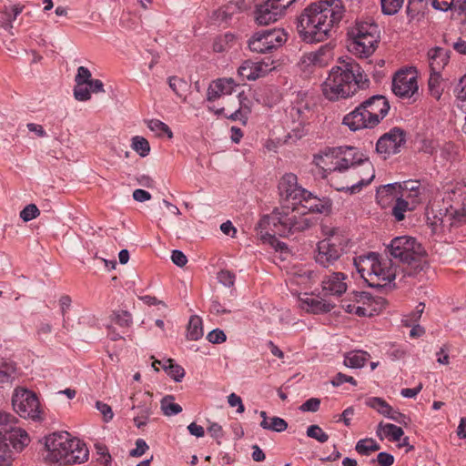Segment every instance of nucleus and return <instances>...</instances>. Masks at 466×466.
Wrapping results in <instances>:
<instances>
[{"label":"nucleus","instance_id":"1","mask_svg":"<svg viewBox=\"0 0 466 466\" xmlns=\"http://www.w3.org/2000/svg\"><path fill=\"white\" fill-rule=\"evenodd\" d=\"M330 205L306 190V194L291 206L276 208L270 214L263 216L259 227L272 225L274 233L280 237H289L296 232H302L317 223L309 213H329Z\"/></svg>","mask_w":466,"mask_h":466},{"label":"nucleus","instance_id":"2","mask_svg":"<svg viewBox=\"0 0 466 466\" xmlns=\"http://www.w3.org/2000/svg\"><path fill=\"white\" fill-rule=\"evenodd\" d=\"M345 14L342 0H319L308 5L297 18V31L308 43L322 42L330 36Z\"/></svg>","mask_w":466,"mask_h":466},{"label":"nucleus","instance_id":"3","mask_svg":"<svg viewBox=\"0 0 466 466\" xmlns=\"http://www.w3.org/2000/svg\"><path fill=\"white\" fill-rule=\"evenodd\" d=\"M369 84L361 66L352 58H347L331 68L322 84V92L327 99L336 101L353 96L358 89L368 88Z\"/></svg>","mask_w":466,"mask_h":466},{"label":"nucleus","instance_id":"4","mask_svg":"<svg viewBox=\"0 0 466 466\" xmlns=\"http://www.w3.org/2000/svg\"><path fill=\"white\" fill-rule=\"evenodd\" d=\"M45 447L47 451L46 461L60 466L83 463L89 456L86 445L76 438H71L66 431L46 437Z\"/></svg>","mask_w":466,"mask_h":466},{"label":"nucleus","instance_id":"5","mask_svg":"<svg viewBox=\"0 0 466 466\" xmlns=\"http://www.w3.org/2000/svg\"><path fill=\"white\" fill-rule=\"evenodd\" d=\"M390 255L405 265V273L415 276L428 267L426 250L417 239L410 236L394 238L387 246Z\"/></svg>","mask_w":466,"mask_h":466},{"label":"nucleus","instance_id":"6","mask_svg":"<svg viewBox=\"0 0 466 466\" xmlns=\"http://www.w3.org/2000/svg\"><path fill=\"white\" fill-rule=\"evenodd\" d=\"M354 266L361 278L373 288H382L395 279L397 268L391 259L380 258L376 253L355 258Z\"/></svg>","mask_w":466,"mask_h":466},{"label":"nucleus","instance_id":"7","mask_svg":"<svg viewBox=\"0 0 466 466\" xmlns=\"http://www.w3.org/2000/svg\"><path fill=\"white\" fill-rule=\"evenodd\" d=\"M325 238L317 246L315 260L324 268L332 266L345 252L349 238L344 230L339 228L323 227Z\"/></svg>","mask_w":466,"mask_h":466},{"label":"nucleus","instance_id":"8","mask_svg":"<svg viewBox=\"0 0 466 466\" xmlns=\"http://www.w3.org/2000/svg\"><path fill=\"white\" fill-rule=\"evenodd\" d=\"M348 35V49L359 57H369L378 47L380 42L379 26L372 22H359L351 27Z\"/></svg>","mask_w":466,"mask_h":466},{"label":"nucleus","instance_id":"9","mask_svg":"<svg viewBox=\"0 0 466 466\" xmlns=\"http://www.w3.org/2000/svg\"><path fill=\"white\" fill-rule=\"evenodd\" d=\"M362 157L363 155L356 147H339L329 149L324 156L316 157L315 160L318 166L329 170L333 176L336 172L350 171L352 167L361 162Z\"/></svg>","mask_w":466,"mask_h":466},{"label":"nucleus","instance_id":"10","mask_svg":"<svg viewBox=\"0 0 466 466\" xmlns=\"http://www.w3.org/2000/svg\"><path fill=\"white\" fill-rule=\"evenodd\" d=\"M14 410L22 418L40 420V404L35 395L25 389H15L12 397Z\"/></svg>","mask_w":466,"mask_h":466},{"label":"nucleus","instance_id":"11","mask_svg":"<svg viewBox=\"0 0 466 466\" xmlns=\"http://www.w3.org/2000/svg\"><path fill=\"white\" fill-rule=\"evenodd\" d=\"M283 29L274 28L256 33L248 41L249 49L256 53H268L281 46L287 41Z\"/></svg>","mask_w":466,"mask_h":466},{"label":"nucleus","instance_id":"12","mask_svg":"<svg viewBox=\"0 0 466 466\" xmlns=\"http://www.w3.org/2000/svg\"><path fill=\"white\" fill-rule=\"evenodd\" d=\"M418 80L416 71L401 69L392 78V92L400 98H411L418 93Z\"/></svg>","mask_w":466,"mask_h":466},{"label":"nucleus","instance_id":"13","mask_svg":"<svg viewBox=\"0 0 466 466\" xmlns=\"http://www.w3.org/2000/svg\"><path fill=\"white\" fill-rule=\"evenodd\" d=\"M350 177L351 186L336 187L337 190H360L362 187L369 185L375 177V171L371 162L368 158H363L361 162L356 164L350 168Z\"/></svg>","mask_w":466,"mask_h":466},{"label":"nucleus","instance_id":"14","mask_svg":"<svg viewBox=\"0 0 466 466\" xmlns=\"http://www.w3.org/2000/svg\"><path fill=\"white\" fill-rule=\"evenodd\" d=\"M29 442L27 432L20 427L10 426L0 430V451L5 450L12 452L10 447L16 451H22Z\"/></svg>","mask_w":466,"mask_h":466},{"label":"nucleus","instance_id":"15","mask_svg":"<svg viewBox=\"0 0 466 466\" xmlns=\"http://www.w3.org/2000/svg\"><path fill=\"white\" fill-rule=\"evenodd\" d=\"M330 58V50L321 47L316 52L305 54L299 62V67L302 73L309 76L315 70L328 66Z\"/></svg>","mask_w":466,"mask_h":466},{"label":"nucleus","instance_id":"16","mask_svg":"<svg viewBox=\"0 0 466 466\" xmlns=\"http://www.w3.org/2000/svg\"><path fill=\"white\" fill-rule=\"evenodd\" d=\"M404 143V132L399 127H394L379 138L376 150L379 154L384 155V158H386L387 156L397 154Z\"/></svg>","mask_w":466,"mask_h":466},{"label":"nucleus","instance_id":"17","mask_svg":"<svg viewBox=\"0 0 466 466\" xmlns=\"http://www.w3.org/2000/svg\"><path fill=\"white\" fill-rule=\"evenodd\" d=\"M132 399L136 401L132 406V410L136 411L134 423L137 428L146 426L153 413L152 395L149 392H144L139 398L132 397Z\"/></svg>","mask_w":466,"mask_h":466},{"label":"nucleus","instance_id":"18","mask_svg":"<svg viewBox=\"0 0 466 466\" xmlns=\"http://www.w3.org/2000/svg\"><path fill=\"white\" fill-rule=\"evenodd\" d=\"M368 109L363 107V104H360L353 111L347 114L342 123L351 131H357L363 128H373L376 127L372 118L368 115Z\"/></svg>","mask_w":466,"mask_h":466},{"label":"nucleus","instance_id":"19","mask_svg":"<svg viewBox=\"0 0 466 466\" xmlns=\"http://www.w3.org/2000/svg\"><path fill=\"white\" fill-rule=\"evenodd\" d=\"M279 190L280 196L286 200L296 202L299 198L306 194V189L298 185L297 176L293 173L285 174L279 183Z\"/></svg>","mask_w":466,"mask_h":466},{"label":"nucleus","instance_id":"20","mask_svg":"<svg viewBox=\"0 0 466 466\" xmlns=\"http://www.w3.org/2000/svg\"><path fill=\"white\" fill-rule=\"evenodd\" d=\"M363 107L368 109V115L377 126L388 114L390 104L381 95H375L362 102Z\"/></svg>","mask_w":466,"mask_h":466},{"label":"nucleus","instance_id":"21","mask_svg":"<svg viewBox=\"0 0 466 466\" xmlns=\"http://www.w3.org/2000/svg\"><path fill=\"white\" fill-rule=\"evenodd\" d=\"M236 86L237 85L232 78H218L214 80L208 86L207 100L213 102L224 96H230Z\"/></svg>","mask_w":466,"mask_h":466},{"label":"nucleus","instance_id":"22","mask_svg":"<svg viewBox=\"0 0 466 466\" xmlns=\"http://www.w3.org/2000/svg\"><path fill=\"white\" fill-rule=\"evenodd\" d=\"M270 66L262 61L253 62L246 60L239 66L238 72L240 76L247 80H256L271 71L272 67Z\"/></svg>","mask_w":466,"mask_h":466},{"label":"nucleus","instance_id":"23","mask_svg":"<svg viewBox=\"0 0 466 466\" xmlns=\"http://www.w3.org/2000/svg\"><path fill=\"white\" fill-rule=\"evenodd\" d=\"M346 275L341 272H334L322 280V289L325 295L340 296L347 290L345 282Z\"/></svg>","mask_w":466,"mask_h":466},{"label":"nucleus","instance_id":"24","mask_svg":"<svg viewBox=\"0 0 466 466\" xmlns=\"http://www.w3.org/2000/svg\"><path fill=\"white\" fill-rule=\"evenodd\" d=\"M249 104L250 101L244 92L239 93L234 100V103L230 105V107L235 110L230 115H227V117L233 121L239 120L243 124H246L248 116L251 112Z\"/></svg>","mask_w":466,"mask_h":466},{"label":"nucleus","instance_id":"25","mask_svg":"<svg viewBox=\"0 0 466 466\" xmlns=\"http://www.w3.org/2000/svg\"><path fill=\"white\" fill-rule=\"evenodd\" d=\"M283 14L268 0L256 10V21L260 25H267L278 21Z\"/></svg>","mask_w":466,"mask_h":466},{"label":"nucleus","instance_id":"26","mask_svg":"<svg viewBox=\"0 0 466 466\" xmlns=\"http://www.w3.org/2000/svg\"><path fill=\"white\" fill-rule=\"evenodd\" d=\"M300 307L308 312L313 314L329 312L334 306L330 303L307 296L300 299Z\"/></svg>","mask_w":466,"mask_h":466},{"label":"nucleus","instance_id":"27","mask_svg":"<svg viewBox=\"0 0 466 466\" xmlns=\"http://www.w3.org/2000/svg\"><path fill=\"white\" fill-rule=\"evenodd\" d=\"M430 69L432 72H441L449 62L448 51L441 47H435L428 52Z\"/></svg>","mask_w":466,"mask_h":466},{"label":"nucleus","instance_id":"28","mask_svg":"<svg viewBox=\"0 0 466 466\" xmlns=\"http://www.w3.org/2000/svg\"><path fill=\"white\" fill-rule=\"evenodd\" d=\"M272 225H267L266 227H259V222L258 223V226L256 228L257 229V235L258 238L263 243H268L271 246L275 247L277 249L282 250L284 248H286V244L283 242H279L276 238V235H279L278 233H274L272 230Z\"/></svg>","mask_w":466,"mask_h":466},{"label":"nucleus","instance_id":"29","mask_svg":"<svg viewBox=\"0 0 466 466\" xmlns=\"http://www.w3.org/2000/svg\"><path fill=\"white\" fill-rule=\"evenodd\" d=\"M369 358L370 354L367 351L351 350L345 353L343 364L348 368L360 369L366 364Z\"/></svg>","mask_w":466,"mask_h":466},{"label":"nucleus","instance_id":"30","mask_svg":"<svg viewBox=\"0 0 466 466\" xmlns=\"http://www.w3.org/2000/svg\"><path fill=\"white\" fill-rule=\"evenodd\" d=\"M403 430L391 423L383 424L382 422L379 423L377 429V436L383 440L384 437L389 438L391 441H399L400 438L403 436Z\"/></svg>","mask_w":466,"mask_h":466},{"label":"nucleus","instance_id":"31","mask_svg":"<svg viewBox=\"0 0 466 466\" xmlns=\"http://www.w3.org/2000/svg\"><path fill=\"white\" fill-rule=\"evenodd\" d=\"M398 185L399 183H390L380 186L377 189L376 199L382 208H386L390 201L396 199L394 191L398 188Z\"/></svg>","mask_w":466,"mask_h":466},{"label":"nucleus","instance_id":"32","mask_svg":"<svg viewBox=\"0 0 466 466\" xmlns=\"http://www.w3.org/2000/svg\"><path fill=\"white\" fill-rule=\"evenodd\" d=\"M203 336L202 319L198 316H191L187 329V338L189 340H198Z\"/></svg>","mask_w":466,"mask_h":466},{"label":"nucleus","instance_id":"33","mask_svg":"<svg viewBox=\"0 0 466 466\" xmlns=\"http://www.w3.org/2000/svg\"><path fill=\"white\" fill-rule=\"evenodd\" d=\"M415 208L411 207L409 200L398 197L395 200V205L392 208L391 214L397 221H402L405 218V212L414 210Z\"/></svg>","mask_w":466,"mask_h":466},{"label":"nucleus","instance_id":"34","mask_svg":"<svg viewBox=\"0 0 466 466\" xmlns=\"http://www.w3.org/2000/svg\"><path fill=\"white\" fill-rule=\"evenodd\" d=\"M16 378V367L13 362H5L0 366V385L11 384Z\"/></svg>","mask_w":466,"mask_h":466},{"label":"nucleus","instance_id":"35","mask_svg":"<svg viewBox=\"0 0 466 466\" xmlns=\"http://www.w3.org/2000/svg\"><path fill=\"white\" fill-rule=\"evenodd\" d=\"M110 319L121 328H129L133 324L132 314L125 309L114 310L110 316Z\"/></svg>","mask_w":466,"mask_h":466},{"label":"nucleus","instance_id":"36","mask_svg":"<svg viewBox=\"0 0 466 466\" xmlns=\"http://www.w3.org/2000/svg\"><path fill=\"white\" fill-rule=\"evenodd\" d=\"M362 300L370 301V295L367 292L353 293L350 299L341 301V308L348 313H352L353 307L356 303H360Z\"/></svg>","mask_w":466,"mask_h":466},{"label":"nucleus","instance_id":"37","mask_svg":"<svg viewBox=\"0 0 466 466\" xmlns=\"http://www.w3.org/2000/svg\"><path fill=\"white\" fill-rule=\"evenodd\" d=\"M174 396L167 395L161 400V410L166 416H173L182 411V407L174 402Z\"/></svg>","mask_w":466,"mask_h":466},{"label":"nucleus","instance_id":"38","mask_svg":"<svg viewBox=\"0 0 466 466\" xmlns=\"http://www.w3.org/2000/svg\"><path fill=\"white\" fill-rule=\"evenodd\" d=\"M380 449V445L373 439H363L357 442L355 450L359 454L370 455Z\"/></svg>","mask_w":466,"mask_h":466},{"label":"nucleus","instance_id":"39","mask_svg":"<svg viewBox=\"0 0 466 466\" xmlns=\"http://www.w3.org/2000/svg\"><path fill=\"white\" fill-rule=\"evenodd\" d=\"M441 72L431 71V76L428 81V86L431 95L436 99H440L442 94V89L441 88Z\"/></svg>","mask_w":466,"mask_h":466},{"label":"nucleus","instance_id":"40","mask_svg":"<svg viewBox=\"0 0 466 466\" xmlns=\"http://www.w3.org/2000/svg\"><path fill=\"white\" fill-rule=\"evenodd\" d=\"M162 367L167 372L168 376L176 381H180L185 376L184 369L180 365L173 363V360L171 359L167 360Z\"/></svg>","mask_w":466,"mask_h":466},{"label":"nucleus","instance_id":"41","mask_svg":"<svg viewBox=\"0 0 466 466\" xmlns=\"http://www.w3.org/2000/svg\"><path fill=\"white\" fill-rule=\"evenodd\" d=\"M366 404L376 410L381 415L388 417L390 415V411H391V406L386 402L383 399L379 397L370 398L366 400Z\"/></svg>","mask_w":466,"mask_h":466},{"label":"nucleus","instance_id":"42","mask_svg":"<svg viewBox=\"0 0 466 466\" xmlns=\"http://www.w3.org/2000/svg\"><path fill=\"white\" fill-rule=\"evenodd\" d=\"M260 427L264 430H269L276 432H282L287 430L288 423L285 420L279 417H272L270 422L268 420H262Z\"/></svg>","mask_w":466,"mask_h":466},{"label":"nucleus","instance_id":"43","mask_svg":"<svg viewBox=\"0 0 466 466\" xmlns=\"http://www.w3.org/2000/svg\"><path fill=\"white\" fill-rule=\"evenodd\" d=\"M131 147L142 157H147L150 152L148 141L140 136H136L132 138Z\"/></svg>","mask_w":466,"mask_h":466},{"label":"nucleus","instance_id":"44","mask_svg":"<svg viewBox=\"0 0 466 466\" xmlns=\"http://www.w3.org/2000/svg\"><path fill=\"white\" fill-rule=\"evenodd\" d=\"M147 127L151 131L155 132L158 137L162 136L163 134H166L168 138L173 137V133L169 127L158 119H151L147 121Z\"/></svg>","mask_w":466,"mask_h":466},{"label":"nucleus","instance_id":"45","mask_svg":"<svg viewBox=\"0 0 466 466\" xmlns=\"http://www.w3.org/2000/svg\"><path fill=\"white\" fill-rule=\"evenodd\" d=\"M425 304L420 302L417 305L416 309L411 313L405 315L402 319V322L406 327H411L412 325L418 324L424 311Z\"/></svg>","mask_w":466,"mask_h":466},{"label":"nucleus","instance_id":"46","mask_svg":"<svg viewBox=\"0 0 466 466\" xmlns=\"http://www.w3.org/2000/svg\"><path fill=\"white\" fill-rule=\"evenodd\" d=\"M404 0H380L381 10L384 15H393L401 8Z\"/></svg>","mask_w":466,"mask_h":466},{"label":"nucleus","instance_id":"47","mask_svg":"<svg viewBox=\"0 0 466 466\" xmlns=\"http://www.w3.org/2000/svg\"><path fill=\"white\" fill-rule=\"evenodd\" d=\"M40 215V210L35 204H28L20 211V218L28 222Z\"/></svg>","mask_w":466,"mask_h":466},{"label":"nucleus","instance_id":"48","mask_svg":"<svg viewBox=\"0 0 466 466\" xmlns=\"http://www.w3.org/2000/svg\"><path fill=\"white\" fill-rule=\"evenodd\" d=\"M307 436L321 443L329 440V435L319 425H310L307 430Z\"/></svg>","mask_w":466,"mask_h":466},{"label":"nucleus","instance_id":"49","mask_svg":"<svg viewBox=\"0 0 466 466\" xmlns=\"http://www.w3.org/2000/svg\"><path fill=\"white\" fill-rule=\"evenodd\" d=\"M371 300L369 302L368 300H362L360 303H356L355 307H353L352 313L360 316H372L373 309H371Z\"/></svg>","mask_w":466,"mask_h":466},{"label":"nucleus","instance_id":"50","mask_svg":"<svg viewBox=\"0 0 466 466\" xmlns=\"http://www.w3.org/2000/svg\"><path fill=\"white\" fill-rule=\"evenodd\" d=\"M90 91L86 84H76L74 96L78 101H86L91 97Z\"/></svg>","mask_w":466,"mask_h":466},{"label":"nucleus","instance_id":"51","mask_svg":"<svg viewBox=\"0 0 466 466\" xmlns=\"http://www.w3.org/2000/svg\"><path fill=\"white\" fill-rule=\"evenodd\" d=\"M441 156L447 161L453 160L457 156V147L451 142L444 143L441 147Z\"/></svg>","mask_w":466,"mask_h":466},{"label":"nucleus","instance_id":"52","mask_svg":"<svg viewBox=\"0 0 466 466\" xmlns=\"http://www.w3.org/2000/svg\"><path fill=\"white\" fill-rule=\"evenodd\" d=\"M168 83L170 88L179 96H182L187 86L186 81L177 76L169 77Z\"/></svg>","mask_w":466,"mask_h":466},{"label":"nucleus","instance_id":"53","mask_svg":"<svg viewBox=\"0 0 466 466\" xmlns=\"http://www.w3.org/2000/svg\"><path fill=\"white\" fill-rule=\"evenodd\" d=\"M457 98L461 108L466 106V75L462 76L456 86Z\"/></svg>","mask_w":466,"mask_h":466},{"label":"nucleus","instance_id":"54","mask_svg":"<svg viewBox=\"0 0 466 466\" xmlns=\"http://www.w3.org/2000/svg\"><path fill=\"white\" fill-rule=\"evenodd\" d=\"M218 279L222 285L232 287L235 283V275L229 270L223 269L218 273Z\"/></svg>","mask_w":466,"mask_h":466},{"label":"nucleus","instance_id":"55","mask_svg":"<svg viewBox=\"0 0 466 466\" xmlns=\"http://www.w3.org/2000/svg\"><path fill=\"white\" fill-rule=\"evenodd\" d=\"M398 188L401 190V193L418 192L420 190V183L418 180H408L399 183Z\"/></svg>","mask_w":466,"mask_h":466},{"label":"nucleus","instance_id":"56","mask_svg":"<svg viewBox=\"0 0 466 466\" xmlns=\"http://www.w3.org/2000/svg\"><path fill=\"white\" fill-rule=\"evenodd\" d=\"M76 84H88L91 81V72L85 66H79L75 77Z\"/></svg>","mask_w":466,"mask_h":466},{"label":"nucleus","instance_id":"57","mask_svg":"<svg viewBox=\"0 0 466 466\" xmlns=\"http://www.w3.org/2000/svg\"><path fill=\"white\" fill-rule=\"evenodd\" d=\"M96 409L102 413L105 421H109L113 419L114 413L111 407L102 401L96 402Z\"/></svg>","mask_w":466,"mask_h":466},{"label":"nucleus","instance_id":"58","mask_svg":"<svg viewBox=\"0 0 466 466\" xmlns=\"http://www.w3.org/2000/svg\"><path fill=\"white\" fill-rule=\"evenodd\" d=\"M234 36L232 35H225L224 37H219L215 40L213 44V50L221 53L226 50V45L228 41H232Z\"/></svg>","mask_w":466,"mask_h":466},{"label":"nucleus","instance_id":"59","mask_svg":"<svg viewBox=\"0 0 466 466\" xmlns=\"http://www.w3.org/2000/svg\"><path fill=\"white\" fill-rule=\"evenodd\" d=\"M320 400L318 398H311L306 400L300 407L299 410L306 412H315L319 409Z\"/></svg>","mask_w":466,"mask_h":466},{"label":"nucleus","instance_id":"60","mask_svg":"<svg viewBox=\"0 0 466 466\" xmlns=\"http://www.w3.org/2000/svg\"><path fill=\"white\" fill-rule=\"evenodd\" d=\"M344 382H349L353 386L357 385V381L353 377L348 376L341 372H339L331 381L332 385L336 387L340 386Z\"/></svg>","mask_w":466,"mask_h":466},{"label":"nucleus","instance_id":"61","mask_svg":"<svg viewBox=\"0 0 466 466\" xmlns=\"http://www.w3.org/2000/svg\"><path fill=\"white\" fill-rule=\"evenodd\" d=\"M147 449L148 446L147 442L143 439H137L136 441V448L130 451L129 455L132 457H140Z\"/></svg>","mask_w":466,"mask_h":466},{"label":"nucleus","instance_id":"62","mask_svg":"<svg viewBox=\"0 0 466 466\" xmlns=\"http://www.w3.org/2000/svg\"><path fill=\"white\" fill-rule=\"evenodd\" d=\"M208 339L214 344L222 343L226 340V334L223 330L216 329L208 334Z\"/></svg>","mask_w":466,"mask_h":466},{"label":"nucleus","instance_id":"63","mask_svg":"<svg viewBox=\"0 0 466 466\" xmlns=\"http://www.w3.org/2000/svg\"><path fill=\"white\" fill-rule=\"evenodd\" d=\"M16 422L17 419L15 416L5 411H0V425L3 428H10V426Z\"/></svg>","mask_w":466,"mask_h":466},{"label":"nucleus","instance_id":"64","mask_svg":"<svg viewBox=\"0 0 466 466\" xmlns=\"http://www.w3.org/2000/svg\"><path fill=\"white\" fill-rule=\"evenodd\" d=\"M377 461L380 466H391L394 462V457L387 452H380L377 456Z\"/></svg>","mask_w":466,"mask_h":466}]
</instances>
